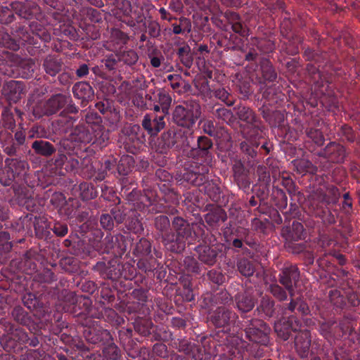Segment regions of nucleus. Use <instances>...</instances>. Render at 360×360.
I'll return each mask as SVG.
<instances>
[{
    "mask_svg": "<svg viewBox=\"0 0 360 360\" xmlns=\"http://www.w3.org/2000/svg\"><path fill=\"white\" fill-rule=\"evenodd\" d=\"M85 187H86V185H85V184H84V185H81V188H85Z\"/></svg>",
    "mask_w": 360,
    "mask_h": 360,
    "instance_id": "49",
    "label": "nucleus"
},
{
    "mask_svg": "<svg viewBox=\"0 0 360 360\" xmlns=\"http://www.w3.org/2000/svg\"><path fill=\"white\" fill-rule=\"evenodd\" d=\"M25 63L29 66V69H28L29 72L34 71L33 66H34V63H33L30 60L26 61V62H25Z\"/></svg>",
    "mask_w": 360,
    "mask_h": 360,
    "instance_id": "31",
    "label": "nucleus"
},
{
    "mask_svg": "<svg viewBox=\"0 0 360 360\" xmlns=\"http://www.w3.org/2000/svg\"><path fill=\"white\" fill-rule=\"evenodd\" d=\"M184 247H185V245L184 244H180L177 248H174V245H171V246L169 247V248L171 249V250L174 251V252H180L181 250H183L184 249Z\"/></svg>",
    "mask_w": 360,
    "mask_h": 360,
    "instance_id": "27",
    "label": "nucleus"
},
{
    "mask_svg": "<svg viewBox=\"0 0 360 360\" xmlns=\"http://www.w3.org/2000/svg\"><path fill=\"white\" fill-rule=\"evenodd\" d=\"M65 104V97L62 95H56L50 98L44 105V110L42 114L51 115L56 112Z\"/></svg>",
    "mask_w": 360,
    "mask_h": 360,
    "instance_id": "3",
    "label": "nucleus"
},
{
    "mask_svg": "<svg viewBox=\"0 0 360 360\" xmlns=\"http://www.w3.org/2000/svg\"><path fill=\"white\" fill-rule=\"evenodd\" d=\"M0 181H2V176H0Z\"/></svg>",
    "mask_w": 360,
    "mask_h": 360,
    "instance_id": "54",
    "label": "nucleus"
},
{
    "mask_svg": "<svg viewBox=\"0 0 360 360\" xmlns=\"http://www.w3.org/2000/svg\"><path fill=\"white\" fill-rule=\"evenodd\" d=\"M153 110L156 112H158L161 110V106L160 105H155Z\"/></svg>",
    "mask_w": 360,
    "mask_h": 360,
    "instance_id": "35",
    "label": "nucleus"
},
{
    "mask_svg": "<svg viewBox=\"0 0 360 360\" xmlns=\"http://www.w3.org/2000/svg\"><path fill=\"white\" fill-rule=\"evenodd\" d=\"M317 139L314 140L315 143L318 145H322L323 143V139L321 133L316 132Z\"/></svg>",
    "mask_w": 360,
    "mask_h": 360,
    "instance_id": "29",
    "label": "nucleus"
},
{
    "mask_svg": "<svg viewBox=\"0 0 360 360\" xmlns=\"http://www.w3.org/2000/svg\"><path fill=\"white\" fill-rule=\"evenodd\" d=\"M158 102L164 115L168 114L172 103V98L167 94L160 92L158 94Z\"/></svg>",
    "mask_w": 360,
    "mask_h": 360,
    "instance_id": "9",
    "label": "nucleus"
},
{
    "mask_svg": "<svg viewBox=\"0 0 360 360\" xmlns=\"http://www.w3.org/2000/svg\"><path fill=\"white\" fill-rule=\"evenodd\" d=\"M298 277V269L295 266L285 268L281 274L280 282L285 287L291 295H292L293 285L295 283Z\"/></svg>",
    "mask_w": 360,
    "mask_h": 360,
    "instance_id": "2",
    "label": "nucleus"
},
{
    "mask_svg": "<svg viewBox=\"0 0 360 360\" xmlns=\"http://www.w3.org/2000/svg\"><path fill=\"white\" fill-rule=\"evenodd\" d=\"M160 11L162 13H165V8H160Z\"/></svg>",
    "mask_w": 360,
    "mask_h": 360,
    "instance_id": "42",
    "label": "nucleus"
},
{
    "mask_svg": "<svg viewBox=\"0 0 360 360\" xmlns=\"http://www.w3.org/2000/svg\"><path fill=\"white\" fill-rule=\"evenodd\" d=\"M32 148L39 154L44 155H50L54 152L52 145L44 141H36L32 143Z\"/></svg>",
    "mask_w": 360,
    "mask_h": 360,
    "instance_id": "6",
    "label": "nucleus"
},
{
    "mask_svg": "<svg viewBox=\"0 0 360 360\" xmlns=\"http://www.w3.org/2000/svg\"><path fill=\"white\" fill-rule=\"evenodd\" d=\"M129 55L131 56V60L130 63H134L137 60V55L134 51H129Z\"/></svg>",
    "mask_w": 360,
    "mask_h": 360,
    "instance_id": "30",
    "label": "nucleus"
},
{
    "mask_svg": "<svg viewBox=\"0 0 360 360\" xmlns=\"http://www.w3.org/2000/svg\"><path fill=\"white\" fill-rule=\"evenodd\" d=\"M25 302V304L27 307V308H29V309L31 308V306L27 302Z\"/></svg>",
    "mask_w": 360,
    "mask_h": 360,
    "instance_id": "39",
    "label": "nucleus"
},
{
    "mask_svg": "<svg viewBox=\"0 0 360 360\" xmlns=\"http://www.w3.org/2000/svg\"><path fill=\"white\" fill-rule=\"evenodd\" d=\"M233 244L236 248H240L243 243L240 240L235 239L233 242Z\"/></svg>",
    "mask_w": 360,
    "mask_h": 360,
    "instance_id": "32",
    "label": "nucleus"
},
{
    "mask_svg": "<svg viewBox=\"0 0 360 360\" xmlns=\"http://www.w3.org/2000/svg\"><path fill=\"white\" fill-rule=\"evenodd\" d=\"M207 132H208V134H211L212 130H211V129H210Z\"/></svg>",
    "mask_w": 360,
    "mask_h": 360,
    "instance_id": "51",
    "label": "nucleus"
},
{
    "mask_svg": "<svg viewBox=\"0 0 360 360\" xmlns=\"http://www.w3.org/2000/svg\"><path fill=\"white\" fill-rule=\"evenodd\" d=\"M292 229L295 232V234H292V238L296 240L301 239L304 230L303 226L299 222H294L292 224Z\"/></svg>",
    "mask_w": 360,
    "mask_h": 360,
    "instance_id": "16",
    "label": "nucleus"
},
{
    "mask_svg": "<svg viewBox=\"0 0 360 360\" xmlns=\"http://www.w3.org/2000/svg\"><path fill=\"white\" fill-rule=\"evenodd\" d=\"M174 32H175V33H179V29H175V30H174Z\"/></svg>",
    "mask_w": 360,
    "mask_h": 360,
    "instance_id": "44",
    "label": "nucleus"
},
{
    "mask_svg": "<svg viewBox=\"0 0 360 360\" xmlns=\"http://www.w3.org/2000/svg\"><path fill=\"white\" fill-rule=\"evenodd\" d=\"M271 292L280 300H285L287 297L285 292L278 285H271Z\"/></svg>",
    "mask_w": 360,
    "mask_h": 360,
    "instance_id": "14",
    "label": "nucleus"
},
{
    "mask_svg": "<svg viewBox=\"0 0 360 360\" xmlns=\"http://www.w3.org/2000/svg\"><path fill=\"white\" fill-rule=\"evenodd\" d=\"M73 93L75 97L86 99L91 95V87L86 82H79L73 86Z\"/></svg>",
    "mask_w": 360,
    "mask_h": 360,
    "instance_id": "5",
    "label": "nucleus"
},
{
    "mask_svg": "<svg viewBox=\"0 0 360 360\" xmlns=\"http://www.w3.org/2000/svg\"><path fill=\"white\" fill-rule=\"evenodd\" d=\"M233 30L236 32H240L241 34H245V30H243V27L240 24H235L233 25Z\"/></svg>",
    "mask_w": 360,
    "mask_h": 360,
    "instance_id": "26",
    "label": "nucleus"
},
{
    "mask_svg": "<svg viewBox=\"0 0 360 360\" xmlns=\"http://www.w3.org/2000/svg\"><path fill=\"white\" fill-rule=\"evenodd\" d=\"M165 127L164 116H160L153 121V135H156Z\"/></svg>",
    "mask_w": 360,
    "mask_h": 360,
    "instance_id": "13",
    "label": "nucleus"
},
{
    "mask_svg": "<svg viewBox=\"0 0 360 360\" xmlns=\"http://www.w3.org/2000/svg\"><path fill=\"white\" fill-rule=\"evenodd\" d=\"M238 267L240 272L245 276H250L254 273L252 264L246 260H241L238 263Z\"/></svg>",
    "mask_w": 360,
    "mask_h": 360,
    "instance_id": "11",
    "label": "nucleus"
},
{
    "mask_svg": "<svg viewBox=\"0 0 360 360\" xmlns=\"http://www.w3.org/2000/svg\"><path fill=\"white\" fill-rule=\"evenodd\" d=\"M339 260H340V262L342 264L345 263V259H344V257L342 255H339V257H338Z\"/></svg>",
    "mask_w": 360,
    "mask_h": 360,
    "instance_id": "36",
    "label": "nucleus"
},
{
    "mask_svg": "<svg viewBox=\"0 0 360 360\" xmlns=\"http://www.w3.org/2000/svg\"><path fill=\"white\" fill-rule=\"evenodd\" d=\"M302 163H303V164H304V162L303 161H300V164H302Z\"/></svg>",
    "mask_w": 360,
    "mask_h": 360,
    "instance_id": "53",
    "label": "nucleus"
},
{
    "mask_svg": "<svg viewBox=\"0 0 360 360\" xmlns=\"http://www.w3.org/2000/svg\"><path fill=\"white\" fill-rule=\"evenodd\" d=\"M50 35L49 34H45L43 37V39L44 41H49L50 39Z\"/></svg>",
    "mask_w": 360,
    "mask_h": 360,
    "instance_id": "37",
    "label": "nucleus"
},
{
    "mask_svg": "<svg viewBox=\"0 0 360 360\" xmlns=\"http://www.w3.org/2000/svg\"><path fill=\"white\" fill-rule=\"evenodd\" d=\"M171 77H172V75H169V76H168V78H169V79H171Z\"/></svg>",
    "mask_w": 360,
    "mask_h": 360,
    "instance_id": "52",
    "label": "nucleus"
},
{
    "mask_svg": "<svg viewBox=\"0 0 360 360\" xmlns=\"http://www.w3.org/2000/svg\"><path fill=\"white\" fill-rule=\"evenodd\" d=\"M281 323L278 322L275 324V330L278 333V335L281 336L283 339L287 340L289 336L288 328H285V331H281Z\"/></svg>",
    "mask_w": 360,
    "mask_h": 360,
    "instance_id": "19",
    "label": "nucleus"
},
{
    "mask_svg": "<svg viewBox=\"0 0 360 360\" xmlns=\"http://www.w3.org/2000/svg\"><path fill=\"white\" fill-rule=\"evenodd\" d=\"M33 113H34V115L36 117H41V116L42 115V114H40V113H39V112H38V111H37V108H34V110H33Z\"/></svg>",
    "mask_w": 360,
    "mask_h": 360,
    "instance_id": "34",
    "label": "nucleus"
},
{
    "mask_svg": "<svg viewBox=\"0 0 360 360\" xmlns=\"http://www.w3.org/2000/svg\"><path fill=\"white\" fill-rule=\"evenodd\" d=\"M345 205H347L348 207H351L352 206V203L351 202H346Z\"/></svg>",
    "mask_w": 360,
    "mask_h": 360,
    "instance_id": "41",
    "label": "nucleus"
},
{
    "mask_svg": "<svg viewBox=\"0 0 360 360\" xmlns=\"http://www.w3.org/2000/svg\"><path fill=\"white\" fill-rule=\"evenodd\" d=\"M134 163L133 157L129 155L122 157L117 166L119 173L126 175L133 168Z\"/></svg>",
    "mask_w": 360,
    "mask_h": 360,
    "instance_id": "7",
    "label": "nucleus"
},
{
    "mask_svg": "<svg viewBox=\"0 0 360 360\" xmlns=\"http://www.w3.org/2000/svg\"><path fill=\"white\" fill-rule=\"evenodd\" d=\"M88 72H89V69H88L87 65H83L80 66L79 68L77 69V75L79 77L86 75L88 74Z\"/></svg>",
    "mask_w": 360,
    "mask_h": 360,
    "instance_id": "21",
    "label": "nucleus"
},
{
    "mask_svg": "<svg viewBox=\"0 0 360 360\" xmlns=\"http://www.w3.org/2000/svg\"><path fill=\"white\" fill-rule=\"evenodd\" d=\"M143 127L148 131L150 135H153V122L150 118L146 115L142 122Z\"/></svg>",
    "mask_w": 360,
    "mask_h": 360,
    "instance_id": "20",
    "label": "nucleus"
},
{
    "mask_svg": "<svg viewBox=\"0 0 360 360\" xmlns=\"http://www.w3.org/2000/svg\"><path fill=\"white\" fill-rule=\"evenodd\" d=\"M255 305L254 300L246 296H239L237 301V306L238 309L243 311L247 312L250 311Z\"/></svg>",
    "mask_w": 360,
    "mask_h": 360,
    "instance_id": "8",
    "label": "nucleus"
},
{
    "mask_svg": "<svg viewBox=\"0 0 360 360\" xmlns=\"http://www.w3.org/2000/svg\"><path fill=\"white\" fill-rule=\"evenodd\" d=\"M250 58H252V54H248V55L247 56V59H248V60H250Z\"/></svg>",
    "mask_w": 360,
    "mask_h": 360,
    "instance_id": "40",
    "label": "nucleus"
},
{
    "mask_svg": "<svg viewBox=\"0 0 360 360\" xmlns=\"http://www.w3.org/2000/svg\"><path fill=\"white\" fill-rule=\"evenodd\" d=\"M150 62L152 65L155 68H158L161 64L160 60L156 57L153 58Z\"/></svg>",
    "mask_w": 360,
    "mask_h": 360,
    "instance_id": "28",
    "label": "nucleus"
},
{
    "mask_svg": "<svg viewBox=\"0 0 360 360\" xmlns=\"http://www.w3.org/2000/svg\"><path fill=\"white\" fill-rule=\"evenodd\" d=\"M221 281H222V278L221 277H220V278H217V279L215 281V282L217 283H220Z\"/></svg>",
    "mask_w": 360,
    "mask_h": 360,
    "instance_id": "38",
    "label": "nucleus"
},
{
    "mask_svg": "<svg viewBox=\"0 0 360 360\" xmlns=\"http://www.w3.org/2000/svg\"><path fill=\"white\" fill-rule=\"evenodd\" d=\"M295 343L297 352L301 357H306L310 347V340L309 339L308 333L307 332L300 333L296 336Z\"/></svg>",
    "mask_w": 360,
    "mask_h": 360,
    "instance_id": "4",
    "label": "nucleus"
},
{
    "mask_svg": "<svg viewBox=\"0 0 360 360\" xmlns=\"http://www.w3.org/2000/svg\"><path fill=\"white\" fill-rule=\"evenodd\" d=\"M46 72L50 75H55L60 70V64L53 58H46L44 64Z\"/></svg>",
    "mask_w": 360,
    "mask_h": 360,
    "instance_id": "10",
    "label": "nucleus"
},
{
    "mask_svg": "<svg viewBox=\"0 0 360 360\" xmlns=\"http://www.w3.org/2000/svg\"><path fill=\"white\" fill-rule=\"evenodd\" d=\"M295 308V306L292 304V303H290V309L292 310Z\"/></svg>",
    "mask_w": 360,
    "mask_h": 360,
    "instance_id": "43",
    "label": "nucleus"
},
{
    "mask_svg": "<svg viewBox=\"0 0 360 360\" xmlns=\"http://www.w3.org/2000/svg\"><path fill=\"white\" fill-rule=\"evenodd\" d=\"M154 349H155V350L159 349L161 352L166 350L165 346L164 345H155Z\"/></svg>",
    "mask_w": 360,
    "mask_h": 360,
    "instance_id": "33",
    "label": "nucleus"
},
{
    "mask_svg": "<svg viewBox=\"0 0 360 360\" xmlns=\"http://www.w3.org/2000/svg\"><path fill=\"white\" fill-rule=\"evenodd\" d=\"M344 197H345V199H347V198H348V194H347V193H345V194L344 195Z\"/></svg>",
    "mask_w": 360,
    "mask_h": 360,
    "instance_id": "45",
    "label": "nucleus"
},
{
    "mask_svg": "<svg viewBox=\"0 0 360 360\" xmlns=\"http://www.w3.org/2000/svg\"><path fill=\"white\" fill-rule=\"evenodd\" d=\"M53 230V232L59 236H63L68 233L67 226L63 224H56Z\"/></svg>",
    "mask_w": 360,
    "mask_h": 360,
    "instance_id": "18",
    "label": "nucleus"
},
{
    "mask_svg": "<svg viewBox=\"0 0 360 360\" xmlns=\"http://www.w3.org/2000/svg\"><path fill=\"white\" fill-rule=\"evenodd\" d=\"M211 124H211L210 122H207V126H208V127H209V128H210Z\"/></svg>",
    "mask_w": 360,
    "mask_h": 360,
    "instance_id": "47",
    "label": "nucleus"
},
{
    "mask_svg": "<svg viewBox=\"0 0 360 360\" xmlns=\"http://www.w3.org/2000/svg\"><path fill=\"white\" fill-rule=\"evenodd\" d=\"M101 224L105 229H111L113 227V221L109 214H103L101 217Z\"/></svg>",
    "mask_w": 360,
    "mask_h": 360,
    "instance_id": "15",
    "label": "nucleus"
},
{
    "mask_svg": "<svg viewBox=\"0 0 360 360\" xmlns=\"http://www.w3.org/2000/svg\"><path fill=\"white\" fill-rule=\"evenodd\" d=\"M290 321L291 322L289 327L291 328L292 330L296 331L297 330H300V326L299 323V321L294 317H291L290 319Z\"/></svg>",
    "mask_w": 360,
    "mask_h": 360,
    "instance_id": "22",
    "label": "nucleus"
},
{
    "mask_svg": "<svg viewBox=\"0 0 360 360\" xmlns=\"http://www.w3.org/2000/svg\"><path fill=\"white\" fill-rule=\"evenodd\" d=\"M210 215L209 214H207V217H206L207 220L210 218Z\"/></svg>",
    "mask_w": 360,
    "mask_h": 360,
    "instance_id": "48",
    "label": "nucleus"
},
{
    "mask_svg": "<svg viewBox=\"0 0 360 360\" xmlns=\"http://www.w3.org/2000/svg\"><path fill=\"white\" fill-rule=\"evenodd\" d=\"M204 261H205V262H208V263L212 262V260H210V261L204 260Z\"/></svg>",
    "mask_w": 360,
    "mask_h": 360,
    "instance_id": "50",
    "label": "nucleus"
},
{
    "mask_svg": "<svg viewBox=\"0 0 360 360\" xmlns=\"http://www.w3.org/2000/svg\"><path fill=\"white\" fill-rule=\"evenodd\" d=\"M200 114V107L198 103H186L175 108L173 119L178 125L190 128L196 122Z\"/></svg>",
    "mask_w": 360,
    "mask_h": 360,
    "instance_id": "1",
    "label": "nucleus"
},
{
    "mask_svg": "<svg viewBox=\"0 0 360 360\" xmlns=\"http://www.w3.org/2000/svg\"><path fill=\"white\" fill-rule=\"evenodd\" d=\"M6 86L10 89H20V84L18 81H11L6 84Z\"/></svg>",
    "mask_w": 360,
    "mask_h": 360,
    "instance_id": "24",
    "label": "nucleus"
},
{
    "mask_svg": "<svg viewBox=\"0 0 360 360\" xmlns=\"http://www.w3.org/2000/svg\"><path fill=\"white\" fill-rule=\"evenodd\" d=\"M230 319V313L229 311H225L224 310H220L219 311L218 316L215 317L214 321L215 324L219 326H223L228 323V321Z\"/></svg>",
    "mask_w": 360,
    "mask_h": 360,
    "instance_id": "12",
    "label": "nucleus"
},
{
    "mask_svg": "<svg viewBox=\"0 0 360 360\" xmlns=\"http://www.w3.org/2000/svg\"><path fill=\"white\" fill-rule=\"evenodd\" d=\"M186 290L187 291V294L185 297V300L187 302H190L193 300V294L192 293V291L190 288H186Z\"/></svg>",
    "mask_w": 360,
    "mask_h": 360,
    "instance_id": "25",
    "label": "nucleus"
},
{
    "mask_svg": "<svg viewBox=\"0 0 360 360\" xmlns=\"http://www.w3.org/2000/svg\"><path fill=\"white\" fill-rule=\"evenodd\" d=\"M3 184H4V185H8V184H9V182H8V181H5V182H4V183H3Z\"/></svg>",
    "mask_w": 360,
    "mask_h": 360,
    "instance_id": "46",
    "label": "nucleus"
},
{
    "mask_svg": "<svg viewBox=\"0 0 360 360\" xmlns=\"http://www.w3.org/2000/svg\"><path fill=\"white\" fill-rule=\"evenodd\" d=\"M199 147L202 150H207L212 146L210 139L206 136H200L198 139Z\"/></svg>",
    "mask_w": 360,
    "mask_h": 360,
    "instance_id": "17",
    "label": "nucleus"
},
{
    "mask_svg": "<svg viewBox=\"0 0 360 360\" xmlns=\"http://www.w3.org/2000/svg\"><path fill=\"white\" fill-rule=\"evenodd\" d=\"M159 221L163 224L164 227H166L167 226L169 225V220H168L167 217L165 216H160V217H157V219H156V224L157 225Z\"/></svg>",
    "mask_w": 360,
    "mask_h": 360,
    "instance_id": "23",
    "label": "nucleus"
}]
</instances>
